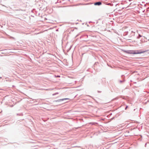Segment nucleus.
Masks as SVG:
<instances>
[{"label": "nucleus", "instance_id": "nucleus-3", "mask_svg": "<svg viewBox=\"0 0 149 149\" xmlns=\"http://www.w3.org/2000/svg\"><path fill=\"white\" fill-rule=\"evenodd\" d=\"M102 4V3L100 1H98L95 2L94 3V5H97V6H100Z\"/></svg>", "mask_w": 149, "mask_h": 149}, {"label": "nucleus", "instance_id": "nucleus-15", "mask_svg": "<svg viewBox=\"0 0 149 149\" xmlns=\"http://www.w3.org/2000/svg\"><path fill=\"white\" fill-rule=\"evenodd\" d=\"M144 6H146V4H145Z\"/></svg>", "mask_w": 149, "mask_h": 149}, {"label": "nucleus", "instance_id": "nucleus-13", "mask_svg": "<svg viewBox=\"0 0 149 149\" xmlns=\"http://www.w3.org/2000/svg\"><path fill=\"white\" fill-rule=\"evenodd\" d=\"M1 78H2V77H0V79H1Z\"/></svg>", "mask_w": 149, "mask_h": 149}, {"label": "nucleus", "instance_id": "nucleus-4", "mask_svg": "<svg viewBox=\"0 0 149 149\" xmlns=\"http://www.w3.org/2000/svg\"><path fill=\"white\" fill-rule=\"evenodd\" d=\"M122 78L123 79V80H120L119 82L120 83H122L123 82H124L125 81V76L124 75H122L121 76Z\"/></svg>", "mask_w": 149, "mask_h": 149}, {"label": "nucleus", "instance_id": "nucleus-10", "mask_svg": "<svg viewBox=\"0 0 149 149\" xmlns=\"http://www.w3.org/2000/svg\"><path fill=\"white\" fill-rule=\"evenodd\" d=\"M125 35H127V34L128 32H125Z\"/></svg>", "mask_w": 149, "mask_h": 149}, {"label": "nucleus", "instance_id": "nucleus-6", "mask_svg": "<svg viewBox=\"0 0 149 149\" xmlns=\"http://www.w3.org/2000/svg\"><path fill=\"white\" fill-rule=\"evenodd\" d=\"M134 33H135L134 32L132 31L131 33V34H132V36H134Z\"/></svg>", "mask_w": 149, "mask_h": 149}, {"label": "nucleus", "instance_id": "nucleus-1", "mask_svg": "<svg viewBox=\"0 0 149 149\" xmlns=\"http://www.w3.org/2000/svg\"><path fill=\"white\" fill-rule=\"evenodd\" d=\"M122 51L127 54H138L144 53L145 52L149 51V50H126L123 49Z\"/></svg>", "mask_w": 149, "mask_h": 149}, {"label": "nucleus", "instance_id": "nucleus-8", "mask_svg": "<svg viewBox=\"0 0 149 149\" xmlns=\"http://www.w3.org/2000/svg\"><path fill=\"white\" fill-rule=\"evenodd\" d=\"M128 106H126V107L125 108V110H126L127 109V108H128Z\"/></svg>", "mask_w": 149, "mask_h": 149}, {"label": "nucleus", "instance_id": "nucleus-2", "mask_svg": "<svg viewBox=\"0 0 149 149\" xmlns=\"http://www.w3.org/2000/svg\"><path fill=\"white\" fill-rule=\"evenodd\" d=\"M69 99H70L68 98H63V99H58V100H54L53 101V102H60L62 101H63L65 100H69Z\"/></svg>", "mask_w": 149, "mask_h": 149}, {"label": "nucleus", "instance_id": "nucleus-12", "mask_svg": "<svg viewBox=\"0 0 149 149\" xmlns=\"http://www.w3.org/2000/svg\"><path fill=\"white\" fill-rule=\"evenodd\" d=\"M56 77H60V76H59V75H57Z\"/></svg>", "mask_w": 149, "mask_h": 149}, {"label": "nucleus", "instance_id": "nucleus-5", "mask_svg": "<svg viewBox=\"0 0 149 149\" xmlns=\"http://www.w3.org/2000/svg\"><path fill=\"white\" fill-rule=\"evenodd\" d=\"M142 36H141L140 34H139L138 36L137 37V38L139 39L140 37H142Z\"/></svg>", "mask_w": 149, "mask_h": 149}, {"label": "nucleus", "instance_id": "nucleus-7", "mask_svg": "<svg viewBox=\"0 0 149 149\" xmlns=\"http://www.w3.org/2000/svg\"><path fill=\"white\" fill-rule=\"evenodd\" d=\"M58 94V92H57V93H54L52 94V95H57V94Z\"/></svg>", "mask_w": 149, "mask_h": 149}, {"label": "nucleus", "instance_id": "nucleus-14", "mask_svg": "<svg viewBox=\"0 0 149 149\" xmlns=\"http://www.w3.org/2000/svg\"><path fill=\"white\" fill-rule=\"evenodd\" d=\"M98 92H100V91H98Z\"/></svg>", "mask_w": 149, "mask_h": 149}, {"label": "nucleus", "instance_id": "nucleus-17", "mask_svg": "<svg viewBox=\"0 0 149 149\" xmlns=\"http://www.w3.org/2000/svg\"><path fill=\"white\" fill-rule=\"evenodd\" d=\"M149 8V7L148 8Z\"/></svg>", "mask_w": 149, "mask_h": 149}, {"label": "nucleus", "instance_id": "nucleus-16", "mask_svg": "<svg viewBox=\"0 0 149 149\" xmlns=\"http://www.w3.org/2000/svg\"><path fill=\"white\" fill-rule=\"evenodd\" d=\"M58 31V30H57H57H56V31Z\"/></svg>", "mask_w": 149, "mask_h": 149}, {"label": "nucleus", "instance_id": "nucleus-11", "mask_svg": "<svg viewBox=\"0 0 149 149\" xmlns=\"http://www.w3.org/2000/svg\"><path fill=\"white\" fill-rule=\"evenodd\" d=\"M146 145H147V143H146L145 144V146L146 147Z\"/></svg>", "mask_w": 149, "mask_h": 149}, {"label": "nucleus", "instance_id": "nucleus-9", "mask_svg": "<svg viewBox=\"0 0 149 149\" xmlns=\"http://www.w3.org/2000/svg\"><path fill=\"white\" fill-rule=\"evenodd\" d=\"M17 115L18 116V115H19V116H21V114H19V113H17Z\"/></svg>", "mask_w": 149, "mask_h": 149}]
</instances>
